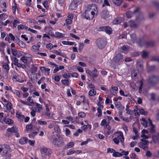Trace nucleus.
<instances>
[{
  "label": "nucleus",
  "instance_id": "nucleus-1",
  "mask_svg": "<svg viewBox=\"0 0 159 159\" xmlns=\"http://www.w3.org/2000/svg\"><path fill=\"white\" fill-rule=\"evenodd\" d=\"M98 10L96 5L91 4L88 5L87 9L82 15L83 17L87 20H92L94 17L95 14H97Z\"/></svg>",
  "mask_w": 159,
  "mask_h": 159
},
{
  "label": "nucleus",
  "instance_id": "nucleus-2",
  "mask_svg": "<svg viewBox=\"0 0 159 159\" xmlns=\"http://www.w3.org/2000/svg\"><path fill=\"white\" fill-rule=\"evenodd\" d=\"M11 151L10 147L7 145L5 144L0 145V154L7 159L11 157L10 153Z\"/></svg>",
  "mask_w": 159,
  "mask_h": 159
},
{
  "label": "nucleus",
  "instance_id": "nucleus-3",
  "mask_svg": "<svg viewBox=\"0 0 159 159\" xmlns=\"http://www.w3.org/2000/svg\"><path fill=\"white\" fill-rule=\"evenodd\" d=\"M40 151L42 154V159H46V156H49L52 152L50 149L45 147L41 148Z\"/></svg>",
  "mask_w": 159,
  "mask_h": 159
},
{
  "label": "nucleus",
  "instance_id": "nucleus-4",
  "mask_svg": "<svg viewBox=\"0 0 159 159\" xmlns=\"http://www.w3.org/2000/svg\"><path fill=\"white\" fill-rule=\"evenodd\" d=\"M57 136H58V138L54 139L52 141L53 143L58 146H62L64 143L63 139L60 135H57Z\"/></svg>",
  "mask_w": 159,
  "mask_h": 159
},
{
  "label": "nucleus",
  "instance_id": "nucleus-5",
  "mask_svg": "<svg viewBox=\"0 0 159 159\" xmlns=\"http://www.w3.org/2000/svg\"><path fill=\"white\" fill-rule=\"evenodd\" d=\"M124 137L123 134L122 133L120 135H118L115 138L113 139V141L116 144H118L120 141L122 144L123 146H124Z\"/></svg>",
  "mask_w": 159,
  "mask_h": 159
},
{
  "label": "nucleus",
  "instance_id": "nucleus-6",
  "mask_svg": "<svg viewBox=\"0 0 159 159\" xmlns=\"http://www.w3.org/2000/svg\"><path fill=\"white\" fill-rule=\"evenodd\" d=\"M96 43L98 47L100 49L104 48L107 44L104 40L101 39H98L96 41Z\"/></svg>",
  "mask_w": 159,
  "mask_h": 159
},
{
  "label": "nucleus",
  "instance_id": "nucleus-7",
  "mask_svg": "<svg viewBox=\"0 0 159 159\" xmlns=\"http://www.w3.org/2000/svg\"><path fill=\"white\" fill-rule=\"evenodd\" d=\"M98 30L100 31H105L108 34H111L112 32L111 28L108 26L100 27L98 28Z\"/></svg>",
  "mask_w": 159,
  "mask_h": 159
},
{
  "label": "nucleus",
  "instance_id": "nucleus-8",
  "mask_svg": "<svg viewBox=\"0 0 159 159\" xmlns=\"http://www.w3.org/2000/svg\"><path fill=\"white\" fill-rule=\"evenodd\" d=\"M86 73L90 76L94 77H96L98 75V70L95 68L92 71H91L89 69H87L86 70Z\"/></svg>",
  "mask_w": 159,
  "mask_h": 159
},
{
  "label": "nucleus",
  "instance_id": "nucleus-9",
  "mask_svg": "<svg viewBox=\"0 0 159 159\" xmlns=\"http://www.w3.org/2000/svg\"><path fill=\"white\" fill-rule=\"evenodd\" d=\"M124 59L123 55L120 53L117 54L113 58V60L115 62H117L122 61Z\"/></svg>",
  "mask_w": 159,
  "mask_h": 159
},
{
  "label": "nucleus",
  "instance_id": "nucleus-10",
  "mask_svg": "<svg viewBox=\"0 0 159 159\" xmlns=\"http://www.w3.org/2000/svg\"><path fill=\"white\" fill-rule=\"evenodd\" d=\"M137 66L139 72H141L143 70V61L141 60L137 61Z\"/></svg>",
  "mask_w": 159,
  "mask_h": 159
},
{
  "label": "nucleus",
  "instance_id": "nucleus-11",
  "mask_svg": "<svg viewBox=\"0 0 159 159\" xmlns=\"http://www.w3.org/2000/svg\"><path fill=\"white\" fill-rule=\"evenodd\" d=\"M158 80L157 78L155 76L153 75L149 79V84L153 85L156 84Z\"/></svg>",
  "mask_w": 159,
  "mask_h": 159
},
{
  "label": "nucleus",
  "instance_id": "nucleus-12",
  "mask_svg": "<svg viewBox=\"0 0 159 159\" xmlns=\"http://www.w3.org/2000/svg\"><path fill=\"white\" fill-rule=\"evenodd\" d=\"M101 16L102 18L106 19L109 17V12L107 9L104 10L101 13Z\"/></svg>",
  "mask_w": 159,
  "mask_h": 159
},
{
  "label": "nucleus",
  "instance_id": "nucleus-13",
  "mask_svg": "<svg viewBox=\"0 0 159 159\" xmlns=\"http://www.w3.org/2000/svg\"><path fill=\"white\" fill-rule=\"evenodd\" d=\"M18 128L15 126H14L11 128H8L7 129V131L12 133H15L18 131Z\"/></svg>",
  "mask_w": 159,
  "mask_h": 159
},
{
  "label": "nucleus",
  "instance_id": "nucleus-14",
  "mask_svg": "<svg viewBox=\"0 0 159 159\" xmlns=\"http://www.w3.org/2000/svg\"><path fill=\"white\" fill-rule=\"evenodd\" d=\"M75 1V0L73 1L71 3V4H70L69 6L71 10H75L76 8L78 6V5L76 4L75 3H76V2H75L76 1Z\"/></svg>",
  "mask_w": 159,
  "mask_h": 159
},
{
  "label": "nucleus",
  "instance_id": "nucleus-15",
  "mask_svg": "<svg viewBox=\"0 0 159 159\" xmlns=\"http://www.w3.org/2000/svg\"><path fill=\"white\" fill-rule=\"evenodd\" d=\"M118 91V88L117 87H111V89L110 90L111 93L114 96H115L116 94V91Z\"/></svg>",
  "mask_w": 159,
  "mask_h": 159
},
{
  "label": "nucleus",
  "instance_id": "nucleus-16",
  "mask_svg": "<svg viewBox=\"0 0 159 159\" xmlns=\"http://www.w3.org/2000/svg\"><path fill=\"white\" fill-rule=\"evenodd\" d=\"M74 145V143L72 142H70L68 143L67 145L63 148V149L64 150L68 149V148H72Z\"/></svg>",
  "mask_w": 159,
  "mask_h": 159
},
{
  "label": "nucleus",
  "instance_id": "nucleus-17",
  "mask_svg": "<svg viewBox=\"0 0 159 159\" xmlns=\"http://www.w3.org/2000/svg\"><path fill=\"white\" fill-rule=\"evenodd\" d=\"M3 120L5 123L8 125L11 124L14 122L13 120L8 118H4Z\"/></svg>",
  "mask_w": 159,
  "mask_h": 159
},
{
  "label": "nucleus",
  "instance_id": "nucleus-18",
  "mask_svg": "<svg viewBox=\"0 0 159 159\" xmlns=\"http://www.w3.org/2000/svg\"><path fill=\"white\" fill-rule=\"evenodd\" d=\"M113 3L117 6H119L122 4L123 0H112Z\"/></svg>",
  "mask_w": 159,
  "mask_h": 159
},
{
  "label": "nucleus",
  "instance_id": "nucleus-19",
  "mask_svg": "<svg viewBox=\"0 0 159 159\" xmlns=\"http://www.w3.org/2000/svg\"><path fill=\"white\" fill-rule=\"evenodd\" d=\"M65 34L62 33L57 32L55 33V38H62L64 37Z\"/></svg>",
  "mask_w": 159,
  "mask_h": 159
},
{
  "label": "nucleus",
  "instance_id": "nucleus-20",
  "mask_svg": "<svg viewBox=\"0 0 159 159\" xmlns=\"http://www.w3.org/2000/svg\"><path fill=\"white\" fill-rule=\"evenodd\" d=\"M28 139L25 137H22L21 138L19 141V143L21 144H25L28 141Z\"/></svg>",
  "mask_w": 159,
  "mask_h": 159
},
{
  "label": "nucleus",
  "instance_id": "nucleus-21",
  "mask_svg": "<svg viewBox=\"0 0 159 159\" xmlns=\"http://www.w3.org/2000/svg\"><path fill=\"white\" fill-rule=\"evenodd\" d=\"M136 19L139 21L144 20V17L142 13L140 12L139 13L138 15L136 16Z\"/></svg>",
  "mask_w": 159,
  "mask_h": 159
},
{
  "label": "nucleus",
  "instance_id": "nucleus-22",
  "mask_svg": "<svg viewBox=\"0 0 159 159\" xmlns=\"http://www.w3.org/2000/svg\"><path fill=\"white\" fill-rule=\"evenodd\" d=\"M121 19L120 17H116L115 19L113 21V23L114 24H119L121 22Z\"/></svg>",
  "mask_w": 159,
  "mask_h": 159
},
{
  "label": "nucleus",
  "instance_id": "nucleus-23",
  "mask_svg": "<svg viewBox=\"0 0 159 159\" xmlns=\"http://www.w3.org/2000/svg\"><path fill=\"white\" fill-rule=\"evenodd\" d=\"M12 80L14 81H19V75L17 73H15L12 77Z\"/></svg>",
  "mask_w": 159,
  "mask_h": 159
},
{
  "label": "nucleus",
  "instance_id": "nucleus-24",
  "mask_svg": "<svg viewBox=\"0 0 159 159\" xmlns=\"http://www.w3.org/2000/svg\"><path fill=\"white\" fill-rule=\"evenodd\" d=\"M129 26L132 28H136L138 26L133 21H130L129 22Z\"/></svg>",
  "mask_w": 159,
  "mask_h": 159
},
{
  "label": "nucleus",
  "instance_id": "nucleus-25",
  "mask_svg": "<svg viewBox=\"0 0 159 159\" xmlns=\"http://www.w3.org/2000/svg\"><path fill=\"white\" fill-rule=\"evenodd\" d=\"M121 52H126L129 51V47L127 46L124 45L121 48Z\"/></svg>",
  "mask_w": 159,
  "mask_h": 159
},
{
  "label": "nucleus",
  "instance_id": "nucleus-26",
  "mask_svg": "<svg viewBox=\"0 0 159 159\" xmlns=\"http://www.w3.org/2000/svg\"><path fill=\"white\" fill-rule=\"evenodd\" d=\"M134 14L133 12L130 11H128L126 13V16L127 18H130L134 15Z\"/></svg>",
  "mask_w": 159,
  "mask_h": 159
},
{
  "label": "nucleus",
  "instance_id": "nucleus-27",
  "mask_svg": "<svg viewBox=\"0 0 159 159\" xmlns=\"http://www.w3.org/2000/svg\"><path fill=\"white\" fill-rule=\"evenodd\" d=\"M139 111L140 113L142 115H144V116H146L148 114V112L146 111H144L143 109H139Z\"/></svg>",
  "mask_w": 159,
  "mask_h": 159
},
{
  "label": "nucleus",
  "instance_id": "nucleus-28",
  "mask_svg": "<svg viewBox=\"0 0 159 159\" xmlns=\"http://www.w3.org/2000/svg\"><path fill=\"white\" fill-rule=\"evenodd\" d=\"M112 156L113 157H116L122 156V155L121 154V153H120L118 152H116L115 150V152H114V153H113Z\"/></svg>",
  "mask_w": 159,
  "mask_h": 159
},
{
  "label": "nucleus",
  "instance_id": "nucleus-29",
  "mask_svg": "<svg viewBox=\"0 0 159 159\" xmlns=\"http://www.w3.org/2000/svg\"><path fill=\"white\" fill-rule=\"evenodd\" d=\"M136 43L140 47H142L144 44L143 40L140 38L137 41Z\"/></svg>",
  "mask_w": 159,
  "mask_h": 159
},
{
  "label": "nucleus",
  "instance_id": "nucleus-30",
  "mask_svg": "<svg viewBox=\"0 0 159 159\" xmlns=\"http://www.w3.org/2000/svg\"><path fill=\"white\" fill-rule=\"evenodd\" d=\"M89 93L90 96H93L96 95V91L94 89H92L89 91Z\"/></svg>",
  "mask_w": 159,
  "mask_h": 159
},
{
  "label": "nucleus",
  "instance_id": "nucleus-31",
  "mask_svg": "<svg viewBox=\"0 0 159 159\" xmlns=\"http://www.w3.org/2000/svg\"><path fill=\"white\" fill-rule=\"evenodd\" d=\"M142 120L144 123H141V124L145 128L147 126L148 121L144 118H142Z\"/></svg>",
  "mask_w": 159,
  "mask_h": 159
},
{
  "label": "nucleus",
  "instance_id": "nucleus-32",
  "mask_svg": "<svg viewBox=\"0 0 159 159\" xmlns=\"http://www.w3.org/2000/svg\"><path fill=\"white\" fill-rule=\"evenodd\" d=\"M148 55V53L145 51H143L142 52V56L143 58H145Z\"/></svg>",
  "mask_w": 159,
  "mask_h": 159
},
{
  "label": "nucleus",
  "instance_id": "nucleus-33",
  "mask_svg": "<svg viewBox=\"0 0 159 159\" xmlns=\"http://www.w3.org/2000/svg\"><path fill=\"white\" fill-rule=\"evenodd\" d=\"M37 134V132L36 131L33 132L29 134V137L30 138H34V136L36 135Z\"/></svg>",
  "mask_w": 159,
  "mask_h": 159
},
{
  "label": "nucleus",
  "instance_id": "nucleus-34",
  "mask_svg": "<svg viewBox=\"0 0 159 159\" xmlns=\"http://www.w3.org/2000/svg\"><path fill=\"white\" fill-rule=\"evenodd\" d=\"M54 130L55 131L57 134H59L60 133L61 130L60 129L58 125H56L54 128Z\"/></svg>",
  "mask_w": 159,
  "mask_h": 159
},
{
  "label": "nucleus",
  "instance_id": "nucleus-35",
  "mask_svg": "<svg viewBox=\"0 0 159 159\" xmlns=\"http://www.w3.org/2000/svg\"><path fill=\"white\" fill-rule=\"evenodd\" d=\"M18 44L19 46L23 48H25L26 46L24 42L22 41H20V40H19Z\"/></svg>",
  "mask_w": 159,
  "mask_h": 159
},
{
  "label": "nucleus",
  "instance_id": "nucleus-36",
  "mask_svg": "<svg viewBox=\"0 0 159 159\" xmlns=\"http://www.w3.org/2000/svg\"><path fill=\"white\" fill-rule=\"evenodd\" d=\"M61 82L63 84L68 85L69 83V81L68 79H65L62 80Z\"/></svg>",
  "mask_w": 159,
  "mask_h": 159
},
{
  "label": "nucleus",
  "instance_id": "nucleus-37",
  "mask_svg": "<svg viewBox=\"0 0 159 159\" xmlns=\"http://www.w3.org/2000/svg\"><path fill=\"white\" fill-rule=\"evenodd\" d=\"M37 122L39 125H46L47 124V122L46 121L40 120H38Z\"/></svg>",
  "mask_w": 159,
  "mask_h": 159
},
{
  "label": "nucleus",
  "instance_id": "nucleus-38",
  "mask_svg": "<svg viewBox=\"0 0 159 159\" xmlns=\"http://www.w3.org/2000/svg\"><path fill=\"white\" fill-rule=\"evenodd\" d=\"M146 44L148 46H153L154 44V42L153 41H150L146 42Z\"/></svg>",
  "mask_w": 159,
  "mask_h": 159
},
{
  "label": "nucleus",
  "instance_id": "nucleus-39",
  "mask_svg": "<svg viewBox=\"0 0 159 159\" xmlns=\"http://www.w3.org/2000/svg\"><path fill=\"white\" fill-rule=\"evenodd\" d=\"M14 2H15L14 5L12 7V9L13 10V12L14 14L16 13V8H17L16 6V3L15 0H14Z\"/></svg>",
  "mask_w": 159,
  "mask_h": 159
},
{
  "label": "nucleus",
  "instance_id": "nucleus-40",
  "mask_svg": "<svg viewBox=\"0 0 159 159\" xmlns=\"http://www.w3.org/2000/svg\"><path fill=\"white\" fill-rule=\"evenodd\" d=\"M136 34L135 33H134L130 35V37L131 39V41L133 42H134L136 39Z\"/></svg>",
  "mask_w": 159,
  "mask_h": 159
},
{
  "label": "nucleus",
  "instance_id": "nucleus-41",
  "mask_svg": "<svg viewBox=\"0 0 159 159\" xmlns=\"http://www.w3.org/2000/svg\"><path fill=\"white\" fill-rule=\"evenodd\" d=\"M3 68L6 70L7 71H8L9 70V66L8 64L7 63H4L3 65Z\"/></svg>",
  "mask_w": 159,
  "mask_h": 159
},
{
  "label": "nucleus",
  "instance_id": "nucleus-42",
  "mask_svg": "<svg viewBox=\"0 0 159 159\" xmlns=\"http://www.w3.org/2000/svg\"><path fill=\"white\" fill-rule=\"evenodd\" d=\"M131 75L132 77H134V78H136L137 73L136 72L135 70H132L131 72Z\"/></svg>",
  "mask_w": 159,
  "mask_h": 159
},
{
  "label": "nucleus",
  "instance_id": "nucleus-43",
  "mask_svg": "<svg viewBox=\"0 0 159 159\" xmlns=\"http://www.w3.org/2000/svg\"><path fill=\"white\" fill-rule=\"evenodd\" d=\"M105 6H110V4L107 0H104V3L102 5L103 7H104Z\"/></svg>",
  "mask_w": 159,
  "mask_h": 159
},
{
  "label": "nucleus",
  "instance_id": "nucleus-44",
  "mask_svg": "<svg viewBox=\"0 0 159 159\" xmlns=\"http://www.w3.org/2000/svg\"><path fill=\"white\" fill-rule=\"evenodd\" d=\"M78 116L82 118H84L85 117L86 114L84 112H81L78 113Z\"/></svg>",
  "mask_w": 159,
  "mask_h": 159
},
{
  "label": "nucleus",
  "instance_id": "nucleus-45",
  "mask_svg": "<svg viewBox=\"0 0 159 159\" xmlns=\"http://www.w3.org/2000/svg\"><path fill=\"white\" fill-rule=\"evenodd\" d=\"M12 104L11 102H8L7 104V110H10L11 108Z\"/></svg>",
  "mask_w": 159,
  "mask_h": 159
},
{
  "label": "nucleus",
  "instance_id": "nucleus-46",
  "mask_svg": "<svg viewBox=\"0 0 159 159\" xmlns=\"http://www.w3.org/2000/svg\"><path fill=\"white\" fill-rule=\"evenodd\" d=\"M31 98V97H29L27 98V100L30 102V104H31V105L34 104V102L33 100Z\"/></svg>",
  "mask_w": 159,
  "mask_h": 159
},
{
  "label": "nucleus",
  "instance_id": "nucleus-47",
  "mask_svg": "<svg viewBox=\"0 0 159 159\" xmlns=\"http://www.w3.org/2000/svg\"><path fill=\"white\" fill-rule=\"evenodd\" d=\"M15 93L16 94V96L19 98H21V94L19 91L15 90Z\"/></svg>",
  "mask_w": 159,
  "mask_h": 159
},
{
  "label": "nucleus",
  "instance_id": "nucleus-48",
  "mask_svg": "<svg viewBox=\"0 0 159 159\" xmlns=\"http://www.w3.org/2000/svg\"><path fill=\"white\" fill-rule=\"evenodd\" d=\"M84 43H80L79 44V50L80 51H81L83 49L84 46Z\"/></svg>",
  "mask_w": 159,
  "mask_h": 159
},
{
  "label": "nucleus",
  "instance_id": "nucleus-49",
  "mask_svg": "<svg viewBox=\"0 0 159 159\" xmlns=\"http://www.w3.org/2000/svg\"><path fill=\"white\" fill-rule=\"evenodd\" d=\"M53 53L57 54L59 55V56L63 57V54L62 53L60 52L59 51L57 50H54L53 51Z\"/></svg>",
  "mask_w": 159,
  "mask_h": 159
},
{
  "label": "nucleus",
  "instance_id": "nucleus-50",
  "mask_svg": "<svg viewBox=\"0 0 159 159\" xmlns=\"http://www.w3.org/2000/svg\"><path fill=\"white\" fill-rule=\"evenodd\" d=\"M70 36L73 38H75V39L80 40V38L77 36H76L75 35L72 33H70Z\"/></svg>",
  "mask_w": 159,
  "mask_h": 159
},
{
  "label": "nucleus",
  "instance_id": "nucleus-51",
  "mask_svg": "<svg viewBox=\"0 0 159 159\" xmlns=\"http://www.w3.org/2000/svg\"><path fill=\"white\" fill-rule=\"evenodd\" d=\"M12 54L15 57H16L17 54V50L16 49H12Z\"/></svg>",
  "mask_w": 159,
  "mask_h": 159
},
{
  "label": "nucleus",
  "instance_id": "nucleus-52",
  "mask_svg": "<svg viewBox=\"0 0 159 159\" xmlns=\"http://www.w3.org/2000/svg\"><path fill=\"white\" fill-rule=\"evenodd\" d=\"M32 126V125L31 124L27 125L26 127L27 130L29 131L30 130L32 129L33 128Z\"/></svg>",
  "mask_w": 159,
  "mask_h": 159
},
{
  "label": "nucleus",
  "instance_id": "nucleus-53",
  "mask_svg": "<svg viewBox=\"0 0 159 159\" xmlns=\"http://www.w3.org/2000/svg\"><path fill=\"white\" fill-rule=\"evenodd\" d=\"M152 5L156 7H159V4L158 2L156 1H152Z\"/></svg>",
  "mask_w": 159,
  "mask_h": 159
},
{
  "label": "nucleus",
  "instance_id": "nucleus-54",
  "mask_svg": "<svg viewBox=\"0 0 159 159\" xmlns=\"http://www.w3.org/2000/svg\"><path fill=\"white\" fill-rule=\"evenodd\" d=\"M26 26L23 25H20L18 26V29L19 30H20L23 29H25Z\"/></svg>",
  "mask_w": 159,
  "mask_h": 159
},
{
  "label": "nucleus",
  "instance_id": "nucleus-55",
  "mask_svg": "<svg viewBox=\"0 0 159 159\" xmlns=\"http://www.w3.org/2000/svg\"><path fill=\"white\" fill-rule=\"evenodd\" d=\"M35 108V110H32V111L30 112V114L33 117H34L35 116L36 111V109Z\"/></svg>",
  "mask_w": 159,
  "mask_h": 159
},
{
  "label": "nucleus",
  "instance_id": "nucleus-56",
  "mask_svg": "<svg viewBox=\"0 0 159 159\" xmlns=\"http://www.w3.org/2000/svg\"><path fill=\"white\" fill-rule=\"evenodd\" d=\"M151 126V128L150 129V132L151 133H154L155 132V130L154 129L155 126L154 125H152V126Z\"/></svg>",
  "mask_w": 159,
  "mask_h": 159
},
{
  "label": "nucleus",
  "instance_id": "nucleus-57",
  "mask_svg": "<svg viewBox=\"0 0 159 159\" xmlns=\"http://www.w3.org/2000/svg\"><path fill=\"white\" fill-rule=\"evenodd\" d=\"M107 123V121L106 119L103 120L101 123V125L102 126H104L106 125Z\"/></svg>",
  "mask_w": 159,
  "mask_h": 159
},
{
  "label": "nucleus",
  "instance_id": "nucleus-58",
  "mask_svg": "<svg viewBox=\"0 0 159 159\" xmlns=\"http://www.w3.org/2000/svg\"><path fill=\"white\" fill-rule=\"evenodd\" d=\"M21 60L24 63H26L27 61V58L25 56L22 57L21 58Z\"/></svg>",
  "mask_w": 159,
  "mask_h": 159
},
{
  "label": "nucleus",
  "instance_id": "nucleus-59",
  "mask_svg": "<svg viewBox=\"0 0 159 159\" xmlns=\"http://www.w3.org/2000/svg\"><path fill=\"white\" fill-rule=\"evenodd\" d=\"M145 146V144L143 143L139 142L138 143V146L141 148H143L144 146Z\"/></svg>",
  "mask_w": 159,
  "mask_h": 159
},
{
  "label": "nucleus",
  "instance_id": "nucleus-60",
  "mask_svg": "<svg viewBox=\"0 0 159 159\" xmlns=\"http://www.w3.org/2000/svg\"><path fill=\"white\" fill-rule=\"evenodd\" d=\"M107 151L108 152H111L114 153V152H115V150L109 148H107Z\"/></svg>",
  "mask_w": 159,
  "mask_h": 159
},
{
  "label": "nucleus",
  "instance_id": "nucleus-61",
  "mask_svg": "<svg viewBox=\"0 0 159 159\" xmlns=\"http://www.w3.org/2000/svg\"><path fill=\"white\" fill-rule=\"evenodd\" d=\"M20 101L21 103H22L25 105H28L29 106H31V104H30V103L29 102H25L21 100H20Z\"/></svg>",
  "mask_w": 159,
  "mask_h": 159
},
{
  "label": "nucleus",
  "instance_id": "nucleus-62",
  "mask_svg": "<svg viewBox=\"0 0 159 159\" xmlns=\"http://www.w3.org/2000/svg\"><path fill=\"white\" fill-rule=\"evenodd\" d=\"M151 155L152 154L150 151L148 150L147 151L146 154V156L147 157H150L151 156Z\"/></svg>",
  "mask_w": 159,
  "mask_h": 159
},
{
  "label": "nucleus",
  "instance_id": "nucleus-63",
  "mask_svg": "<svg viewBox=\"0 0 159 159\" xmlns=\"http://www.w3.org/2000/svg\"><path fill=\"white\" fill-rule=\"evenodd\" d=\"M8 35H9V37L11 38V40H13V41L15 40V37L13 36V35L11 33H10V34H9Z\"/></svg>",
  "mask_w": 159,
  "mask_h": 159
},
{
  "label": "nucleus",
  "instance_id": "nucleus-64",
  "mask_svg": "<svg viewBox=\"0 0 159 159\" xmlns=\"http://www.w3.org/2000/svg\"><path fill=\"white\" fill-rule=\"evenodd\" d=\"M72 20L70 19H67L66 20V22L67 24H70L71 23Z\"/></svg>",
  "mask_w": 159,
  "mask_h": 159
}]
</instances>
